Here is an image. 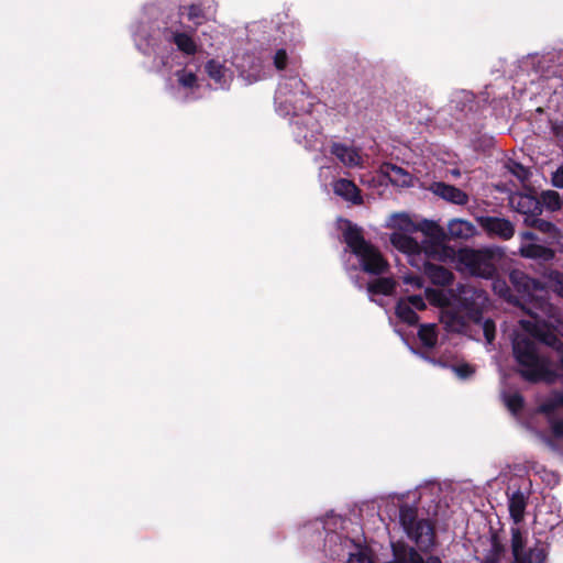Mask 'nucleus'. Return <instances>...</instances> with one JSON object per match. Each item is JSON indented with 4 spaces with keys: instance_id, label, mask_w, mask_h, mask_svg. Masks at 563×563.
<instances>
[{
    "instance_id": "f257e3e1",
    "label": "nucleus",
    "mask_w": 563,
    "mask_h": 563,
    "mask_svg": "<svg viewBox=\"0 0 563 563\" xmlns=\"http://www.w3.org/2000/svg\"><path fill=\"white\" fill-rule=\"evenodd\" d=\"M509 279L521 299L531 305L528 308L531 319L520 321L526 333H517L512 340V354L518 373L530 383H554L559 378L554 362L540 352L530 336L555 352L563 350V317L548 300L549 290L563 299V273L548 271L543 274L544 282H540L520 269H514Z\"/></svg>"
},
{
    "instance_id": "f03ea898",
    "label": "nucleus",
    "mask_w": 563,
    "mask_h": 563,
    "mask_svg": "<svg viewBox=\"0 0 563 563\" xmlns=\"http://www.w3.org/2000/svg\"><path fill=\"white\" fill-rule=\"evenodd\" d=\"M424 298L431 305L443 308L441 312V322L450 332L468 333L470 323L478 327L488 344L495 340L496 327L493 320L483 319V312L489 305L486 291L472 286L461 285L457 287V294L443 289L426 288L424 297L412 295L399 299L396 306L397 317L412 325L418 322L417 310L426 308Z\"/></svg>"
},
{
    "instance_id": "7ed1b4c3",
    "label": "nucleus",
    "mask_w": 563,
    "mask_h": 563,
    "mask_svg": "<svg viewBox=\"0 0 563 563\" xmlns=\"http://www.w3.org/2000/svg\"><path fill=\"white\" fill-rule=\"evenodd\" d=\"M275 103L282 114H292L294 134L298 143L307 148H317L321 141V125L318 118L316 97L306 91V84L298 77H291L279 84Z\"/></svg>"
},
{
    "instance_id": "20e7f679",
    "label": "nucleus",
    "mask_w": 563,
    "mask_h": 563,
    "mask_svg": "<svg viewBox=\"0 0 563 563\" xmlns=\"http://www.w3.org/2000/svg\"><path fill=\"white\" fill-rule=\"evenodd\" d=\"M217 5L213 0H197L181 4L177 11L164 12L158 4L147 3L142 9L140 23L166 35H192L200 25L213 19Z\"/></svg>"
},
{
    "instance_id": "39448f33",
    "label": "nucleus",
    "mask_w": 563,
    "mask_h": 563,
    "mask_svg": "<svg viewBox=\"0 0 563 563\" xmlns=\"http://www.w3.org/2000/svg\"><path fill=\"white\" fill-rule=\"evenodd\" d=\"M343 236L351 252L358 258L364 272L379 275L387 269V261L383 257L378 249L363 238L360 228L349 223L343 232Z\"/></svg>"
},
{
    "instance_id": "423d86ee",
    "label": "nucleus",
    "mask_w": 563,
    "mask_h": 563,
    "mask_svg": "<svg viewBox=\"0 0 563 563\" xmlns=\"http://www.w3.org/2000/svg\"><path fill=\"white\" fill-rule=\"evenodd\" d=\"M387 227L393 229L389 236L391 245L404 253L407 258L430 244L427 240L419 242L412 236L418 232L419 227L407 213L391 214L387 221Z\"/></svg>"
},
{
    "instance_id": "0eeeda50",
    "label": "nucleus",
    "mask_w": 563,
    "mask_h": 563,
    "mask_svg": "<svg viewBox=\"0 0 563 563\" xmlns=\"http://www.w3.org/2000/svg\"><path fill=\"white\" fill-rule=\"evenodd\" d=\"M399 521L406 534L421 551H429L434 544L433 528L428 520L417 519V509L404 505L399 509Z\"/></svg>"
},
{
    "instance_id": "6e6552de",
    "label": "nucleus",
    "mask_w": 563,
    "mask_h": 563,
    "mask_svg": "<svg viewBox=\"0 0 563 563\" xmlns=\"http://www.w3.org/2000/svg\"><path fill=\"white\" fill-rule=\"evenodd\" d=\"M438 257H440L438 245L430 243L410 256L408 262L412 267L422 271L433 284L441 286L450 285L453 280V274L443 266L430 263V258Z\"/></svg>"
},
{
    "instance_id": "1a4fd4ad",
    "label": "nucleus",
    "mask_w": 563,
    "mask_h": 563,
    "mask_svg": "<svg viewBox=\"0 0 563 563\" xmlns=\"http://www.w3.org/2000/svg\"><path fill=\"white\" fill-rule=\"evenodd\" d=\"M457 263L461 269L476 277L488 279L496 273L494 256L487 250L462 249L457 253Z\"/></svg>"
},
{
    "instance_id": "9d476101",
    "label": "nucleus",
    "mask_w": 563,
    "mask_h": 563,
    "mask_svg": "<svg viewBox=\"0 0 563 563\" xmlns=\"http://www.w3.org/2000/svg\"><path fill=\"white\" fill-rule=\"evenodd\" d=\"M234 65L240 76L247 82L253 84L268 76V67L261 56L254 53H245L234 57Z\"/></svg>"
},
{
    "instance_id": "9b49d317",
    "label": "nucleus",
    "mask_w": 563,
    "mask_h": 563,
    "mask_svg": "<svg viewBox=\"0 0 563 563\" xmlns=\"http://www.w3.org/2000/svg\"><path fill=\"white\" fill-rule=\"evenodd\" d=\"M327 542H339L338 549L331 552V555L334 558H341L347 554V563H373L367 552L347 538L331 533L328 534Z\"/></svg>"
},
{
    "instance_id": "f8f14e48",
    "label": "nucleus",
    "mask_w": 563,
    "mask_h": 563,
    "mask_svg": "<svg viewBox=\"0 0 563 563\" xmlns=\"http://www.w3.org/2000/svg\"><path fill=\"white\" fill-rule=\"evenodd\" d=\"M477 223L489 238L507 241L515 235L514 223L505 218L483 216L477 218Z\"/></svg>"
},
{
    "instance_id": "ddd939ff",
    "label": "nucleus",
    "mask_w": 563,
    "mask_h": 563,
    "mask_svg": "<svg viewBox=\"0 0 563 563\" xmlns=\"http://www.w3.org/2000/svg\"><path fill=\"white\" fill-rule=\"evenodd\" d=\"M509 203L514 210L526 216L525 222L542 212V203L532 195L515 192L509 197Z\"/></svg>"
},
{
    "instance_id": "4468645a",
    "label": "nucleus",
    "mask_w": 563,
    "mask_h": 563,
    "mask_svg": "<svg viewBox=\"0 0 563 563\" xmlns=\"http://www.w3.org/2000/svg\"><path fill=\"white\" fill-rule=\"evenodd\" d=\"M563 408V394L554 393L539 407V411L547 415L551 430L556 438H563V420L555 419V412Z\"/></svg>"
},
{
    "instance_id": "2eb2a0df",
    "label": "nucleus",
    "mask_w": 563,
    "mask_h": 563,
    "mask_svg": "<svg viewBox=\"0 0 563 563\" xmlns=\"http://www.w3.org/2000/svg\"><path fill=\"white\" fill-rule=\"evenodd\" d=\"M330 153L347 168L363 167V156L360 150L354 146L334 142L330 147Z\"/></svg>"
},
{
    "instance_id": "dca6fc26",
    "label": "nucleus",
    "mask_w": 563,
    "mask_h": 563,
    "mask_svg": "<svg viewBox=\"0 0 563 563\" xmlns=\"http://www.w3.org/2000/svg\"><path fill=\"white\" fill-rule=\"evenodd\" d=\"M333 191L336 196L352 205H362L363 198L357 186L350 179L340 178L332 184Z\"/></svg>"
},
{
    "instance_id": "f3484780",
    "label": "nucleus",
    "mask_w": 563,
    "mask_h": 563,
    "mask_svg": "<svg viewBox=\"0 0 563 563\" xmlns=\"http://www.w3.org/2000/svg\"><path fill=\"white\" fill-rule=\"evenodd\" d=\"M432 190L437 196L449 202L460 206H464L468 202L467 194L452 185H448L445 183H434Z\"/></svg>"
},
{
    "instance_id": "a211bd4d",
    "label": "nucleus",
    "mask_w": 563,
    "mask_h": 563,
    "mask_svg": "<svg viewBox=\"0 0 563 563\" xmlns=\"http://www.w3.org/2000/svg\"><path fill=\"white\" fill-rule=\"evenodd\" d=\"M527 505L528 496L519 489L508 497V509L514 525H519L523 521Z\"/></svg>"
},
{
    "instance_id": "6ab92c4d",
    "label": "nucleus",
    "mask_w": 563,
    "mask_h": 563,
    "mask_svg": "<svg viewBox=\"0 0 563 563\" xmlns=\"http://www.w3.org/2000/svg\"><path fill=\"white\" fill-rule=\"evenodd\" d=\"M542 76L563 78V52L551 54L540 60Z\"/></svg>"
},
{
    "instance_id": "aec40b11",
    "label": "nucleus",
    "mask_w": 563,
    "mask_h": 563,
    "mask_svg": "<svg viewBox=\"0 0 563 563\" xmlns=\"http://www.w3.org/2000/svg\"><path fill=\"white\" fill-rule=\"evenodd\" d=\"M448 231L452 239L467 240L476 234L475 225L464 219H452L448 223Z\"/></svg>"
},
{
    "instance_id": "412c9836",
    "label": "nucleus",
    "mask_w": 563,
    "mask_h": 563,
    "mask_svg": "<svg viewBox=\"0 0 563 563\" xmlns=\"http://www.w3.org/2000/svg\"><path fill=\"white\" fill-rule=\"evenodd\" d=\"M206 70L211 79L218 85L219 88H227L231 79V74L223 65L216 60H209L206 65Z\"/></svg>"
},
{
    "instance_id": "4be33fe9",
    "label": "nucleus",
    "mask_w": 563,
    "mask_h": 563,
    "mask_svg": "<svg viewBox=\"0 0 563 563\" xmlns=\"http://www.w3.org/2000/svg\"><path fill=\"white\" fill-rule=\"evenodd\" d=\"M493 290L496 295L499 297H503L507 299L508 301H514L516 305H519L522 307V309L528 311V308L531 307V305H528L525 302V300L521 299L520 294L518 292L517 297H514L510 292V288L508 287L506 280L496 278L493 280Z\"/></svg>"
},
{
    "instance_id": "5701e85b",
    "label": "nucleus",
    "mask_w": 563,
    "mask_h": 563,
    "mask_svg": "<svg viewBox=\"0 0 563 563\" xmlns=\"http://www.w3.org/2000/svg\"><path fill=\"white\" fill-rule=\"evenodd\" d=\"M521 256L527 258L549 260L553 256L551 250L534 243H522L519 249Z\"/></svg>"
},
{
    "instance_id": "b1692460",
    "label": "nucleus",
    "mask_w": 563,
    "mask_h": 563,
    "mask_svg": "<svg viewBox=\"0 0 563 563\" xmlns=\"http://www.w3.org/2000/svg\"><path fill=\"white\" fill-rule=\"evenodd\" d=\"M275 23V31L286 35L287 33L294 34L299 31V24L295 21H291L288 12L283 11L277 13L272 20Z\"/></svg>"
},
{
    "instance_id": "393cba45",
    "label": "nucleus",
    "mask_w": 563,
    "mask_h": 563,
    "mask_svg": "<svg viewBox=\"0 0 563 563\" xmlns=\"http://www.w3.org/2000/svg\"><path fill=\"white\" fill-rule=\"evenodd\" d=\"M511 533V550L514 555V562H517L520 560V556L526 552L525 545H526V539L522 536V532L519 528V525H514L510 528Z\"/></svg>"
},
{
    "instance_id": "a878e982",
    "label": "nucleus",
    "mask_w": 563,
    "mask_h": 563,
    "mask_svg": "<svg viewBox=\"0 0 563 563\" xmlns=\"http://www.w3.org/2000/svg\"><path fill=\"white\" fill-rule=\"evenodd\" d=\"M168 40L186 55L201 54V49L198 47L195 37H168Z\"/></svg>"
},
{
    "instance_id": "bb28decb",
    "label": "nucleus",
    "mask_w": 563,
    "mask_h": 563,
    "mask_svg": "<svg viewBox=\"0 0 563 563\" xmlns=\"http://www.w3.org/2000/svg\"><path fill=\"white\" fill-rule=\"evenodd\" d=\"M395 289V282L391 278H378L367 287L369 295H390Z\"/></svg>"
},
{
    "instance_id": "cd10ccee",
    "label": "nucleus",
    "mask_w": 563,
    "mask_h": 563,
    "mask_svg": "<svg viewBox=\"0 0 563 563\" xmlns=\"http://www.w3.org/2000/svg\"><path fill=\"white\" fill-rule=\"evenodd\" d=\"M418 335L426 347H433L438 342L437 327L433 323L422 324Z\"/></svg>"
},
{
    "instance_id": "c85d7f7f",
    "label": "nucleus",
    "mask_w": 563,
    "mask_h": 563,
    "mask_svg": "<svg viewBox=\"0 0 563 563\" xmlns=\"http://www.w3.org/2000/svg\"><path fill=\"white\" fill-rule=\"evenodd\" d=\"M388 176L390 181L399 186H410L411 185V176L404 168L391 165L388 169Z\"/></svg>"
},
{
    "instance_id": "c756f323",
    "label": "nucleus",
    "mask_w": 563,
    "mask_h": 563,
    "mask_svg": "<svg viewBox=\"0 0 563 563\" xmlns=\"http://www.w3.org/2000/svg\"><path fill=\"white\" fill-rule=\"evenodd\" d=\"M547 558L545 551L543 548H533L528 552H525L520 560L514 563H543Z\"/></svg>"
},
{
    "instance_id": "7c9ffc66",
    "label": "nucleus",
    "mask_w": 563,
    "mask_h": 563,
    "mask_svg": "<svg viewBox=\"0 0 563 563\" xmlns=\"http://www.w3.org/2000/svg\"><path fill=\"white\" fill-rule=\"evenodd\" d=\"M503 399H504L506 407L514 415H517L523 406V398L519 393H504Z\"/></svg>"
},
{
    "instance_id": "2f4dec72",
    "label": "nucleus",
    "mask_w": 563,
    "mask_h": 563,
    "mask_svg": "<svg viewBox=\"0 0 563 563\" xmlns=\"http://www.w3.org/2000/svg\"><path fill=\"white\" fill-rule=\"evenodd\" d=\"M419 229L424 235L432 239H439L443 235L442 228L433 221L423 220L421 223H417Z\"/></svg>"
},
{
    "instance_id": "473e14b6",
    "label": "nucleus",
    "mask_w": 563,
    "mask_h": 563,
    "mask_svg": "<svg viewBox=\"0 0 563 563\" xmlns=\"http://www.w3.org/2000/svg\"><path fill=\"white\" fill-rule=\"evenodd\" d=\"M177 78L180 86L184 88H194L197 82V77L192 71L186 69L177 71Z\"/></svg>"
},
{
    "instance_id": "72a5a7b5",
    "label": "nucleus",
    "mask_w": 563,
    "mask_h": 563,
    "mask_svg": "<svg viewBox=\"0 0 563 563\" xmlns=\"http://www.w3.org/2000/svg\"><path fill=\"white\" fill-rule=\"evenodd\" d=\"M527 224L534 227L544 233H551L555 229L554 224L551 222L539 219L537 217H532L529 222H527Z\"/></svg>"
},
{
    "instance_id": "f704fd0d",
    "label": "nucleus",
    "mask_w": 563,
    "mask_h": 563,
    "mask_svg": "<svg viewBox=\"0 0 563 563\" xmlns=\"http://www.w3.org/2000/svg\"><path fill=\"white\" fill-rule=\"evenodd\" d=\"M274 66L277 70H283L286 68L288 63V54L286 49L279 48L273 56Z\"/></svg>"
},
{
    "instance_id": "c9c22d12",
    "label": "nucleus",
    "mask_w": 563,
    "mask_h": 563,
    "mask_svg": "<svg viewBox=\"0 0 563 563\" xmlns=\"http://www.w3.org/2000/svg\"><path fill=\"white\" fill-rule=\"evenodd\" d=\"M402 283L407 286L406 291H409L410 289H421L423 287V279L416 275L404 276Z\"/></svg>"
},
{
    "instance_id": "e433bc0d",
    "label": "nucleus",
    "mask_w": 563,
    "mask_h": 563,
    "mask_svg": "<svg viewBox=\"0 0 563 563\" xmlns=\"http://www.w3.org/2000/svg\"><path fill=\"white\" fill-rule=\"evenodd\" d=\"M544 203L552 210L559 209L561 201L556 191H547L543 194Z\"/></svg>"
},
{
    "instance_id": "4c0bfd02",
    "label": "nucleus",
    "mask_w": 563,
    "mask_h": 563,
    "mask_svg": "<svg viewBox=\"0 0 563 563\" xmlns=\"http://www.w3.org/2000/svg\"><path fill=\"white\" fill-rule=\"evenodd\" d=\"M511 173L521 181L525 183L530 176V170L525 166L514 163L510 167Z\"/></svg>"
},
{
    "instance_id": "58836bf2",
    "label": "nucleus",
    "mask_w": 563,
    "mask_h": 563,
    "mask_svg": "<svg viewBox=\"0 0 563 563\" xmlns=\"http://www.w3.org/2000/svg\"><path fill=\"white\" fill-rule=\"evenodd\" d=\"M452 369L460 378H463V379L470 377L474 373L473 367L468 364H461L457 366H453Z\"/></svg>"
},
{
    "instance_id": "ea45409f",
    "label": "nucleus",
    "mask_w": 563,
    "mask_h": 563,
    "mask_svg": "<svg viewBox=\"0 0 563 563\" xmlns=\"http://www.w3.org/2000/svg\"><path fill=\"white\" fill-rule=\"evenodd\" d=\"M552 183L555 187L563 188V166L553 174Z\"/></svg>"
},
{
    "instance_id": "a19ab883",
    "label": "nucleus",
    "mask_w": 563,
    "mask_h": 563,
    "mask_svg": "<svg viewBox=\"0 0 563 563\" xmlns=\"http://www.w3.org/2000/svg\"><path fill=\"white\" fill-rule=\"evenodd\" d=\"M520 236H521L522 241H527L526 243H531L537 238L536 234L530 231L522 232L520 234Z\"/></svg>"
},
{
    "instance_id": "79ce46f5",
    "label": "nucleus",
    "mask_w": 563,
    "mask_h": 563,
    "mask_svg": "<svg viewBox=\"0 0 563 563\" xmlns=\"http://www.w3.org/2000/svg\"><path fill=\"white\" fill-rule=\"evenodd\" d=\"M493 549L496 551H501V545L494 539L493 540Z\"/></svg>"
},
{
    "instance_id": "37998d69",
    "label": "nucleus",
    "mask_w": 563,
    "mask_h": 563,
    "mask_svg": "<svg viewBox=\"0 0 563 563\" xmlns=\"http://www.w3.org/2000/svg\"><path fill=\"white\" fill-rule=\"evenodd\" d=\"M451 174L454 176V177H459L461 175V172L459 169H452L451 170Z\"/></svg>"
},
{
    "instance_id": "c03bdc74",
    "label": "nucleus",
    "mask_w": 563,
    "mask_h": 563,
    "mask_svg": "<svg viewBox=\"0 0 563 563\" xmlns=\"http://www.w3.org/2000/svg\"><path fill=\"white\" fill-rule=\"evenodd\" d=\"M561 355H560V358H559V362H560V365L563 369V350L561 352H559Z\"/></svg>"
},
{
    "instance_id": "a18cd8bd",
    "label": "nucleus",
    "mask_w": 563,
    "mask_h": 563,
    "mask_svg": "<svg viewBox=\"0 0 563 563\" xmlns=\"http://www.w3.org/2000/svg\"><path fill=\"white\" fill-rule=\"evenodd\" d=\"M144 41H147V40H156L155 36H152V37H143Z\"/></svg>"
}]
</instances>
